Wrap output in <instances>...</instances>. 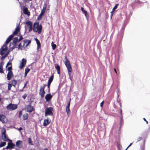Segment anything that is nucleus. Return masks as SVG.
Wrapping results in <instances>:
<instances>
[{
  "instance_id": "18",
  "label": "nucleus",
  "mask_w": 150,
  "mask_h": 150,
  "mask_svg": "<svg viewBox=\"0 0 150 150\" xmlns=\"http://www.w3.org/2000/svg\"><path fill=\"white\" fill-rule=\"evenodd\" d=\"M20 30V28L19 26H17L16 28L15 31L13 32L12 34L14 36V35H16L18 33L19 31Z\"/></svg>"
},
{
  "instance_id": "48",
  "label": "nucleus",
  "mask_w": 150,
  "mask_h": 150,
  "mask_svg": "<svg viewBox=\"0 0 150 150\" xmlns=\"http://www.w3.org/2000/svg\"><path fill=\"white\" fill-rule=\"evenodd\" d=\"M104 103V101H103L101 102L100 104V106L101 107H102L103 106V104Z\"/></svg>"
},
{
  "instance_id": "32",
  "label": "nucleus",
  "mask_w": 150,
  "mask_h": 150,
  "mask_svg": "<svg viewBox=\"0 0 150 150\" xmlns=\"http://www.w3.org/2000/svg\"><path fill=\"white\" fill-rule=\"evenodd\" d=\"M50 83H48L47 84V88L48 89V92L49 93H50Z\"/></svg>"
},
{
  "instance_id": "50",
  "label": "nucleus",
  "mask_w": 150,
  "mask_h": 150,
  "mask_svg": "<svg viewBox=\"0 0 150 150\" xmlns=\"http://www.w3.org/2000/svg\"><path fill=\"white\" fill-rule=\"evenodd\" d=\"M27 83H28V82H27L26 83H25L24 86V87H23V89H24L26 87V86L27 85Z\"/></svg>"
},
{
  "instance_id": "36",
  "label": "nucleus",
  "mask_w": 150,
  "mask_h": 150,
  "mask_svg": "<svg viewBox=\"0 0 150 150\" xmlns=\"http://www.w3.org/2000/svg\"><path fill=\"white\" fill-rule=\"evenodd\" d=\"M2 66L1 64L0 66V73H4V72L3 71V69H2Z\"/></svg>"
},
{
  "instance_id": "42",
  "label": "nucleus",
  "mask_w": 150,
  "mask_h": 150,
  "mask_svg": "<svg viewBox=\"0 0 150 150\" xmlns=\"http://www.w3.org/2000/svg\"><path fill=\"white\" fill-rule=\"evenodd\" d=\"M142 138L141 137H139L137 138V142H139L140 141V140H142Z\"/></svg>"
},
{
  "instance_id": "3",
  "label": "nucleus",
  "mask_w": 150,
  "mask_h": 150,
  "mask_svg": "<svg viewBox=\"0 0 150 150\" xmlns=\"http://www.w3.org/2000/svg\"><path fill=\"white\" fill-rule=\"evenodd\" d=\"M25 109L26 112L29 113H31L35 110V109L32 106L31 103H30L28 105H27L25 107Z\"/></svg>"
},
{
  "instance_id": "59",
  "label": "nucleus",
  "mask_w": 150,
  "mask_h": 150,
  "mask_svg": "<svg viewBox=\"0 0 150 150\" xmlns=\"http://www.w3.org/2000/svg\"><path fill=\"white\" fill-rule=\"evenodd\" d=\"M8 141H9L10 142H11V143H12V141L11 139H8Z\"/></svg>"
},
{
  "instance_id": "40",
  "label": "nucleus",
  "mask_w": 150,
  "mask_h": 150,
  "mask_svg": "<svg viewBox=\"0 0 150 150\" xmlns=\"http://www.w3.org/2000/svg\"><path fill=\"white\" fill-rule=\"evenodd\" d=\"M117 149L121 148H122V146L120 144L118 143H117Z\"/></svg>"
},
{
  "instance_id": "10",
  "label": "nucleus",
  "mask_w": 150,
  "mask_h": 150,
  "mask_svg": "<svg viewBox=\"0 0 150 150\" xmlns=\"http://www.w3.org/2000/svg\"><path fill=\"white\" fill-rule=\"evenodd\" d=\"M8 47L6 45H4L1 48V51L0 52V54L1 55H3L6 52L7 50Z\"/></svg>"
},
{
  "instance_id": "46",
  "label": "nucleus",
  "mask_w": 150,
  "mask_h": 150,
  "mask_svg": "<svg viewBox=\"0 0 150 150\" xmlns=\"http://www.w3.org/2000/svg\"><path fill=\"white\" fill-rule=\"evenodd\" d=\"M12 69V67L11 66V67H9L8 68V70L9 71H11V70Z\"/></svg>"
},
{
  "instance_id": "13",
  "label": "nucleus",
  "mask_w": 150,
  "mask_h": 150,
  "mask_svg": "<svg viewBox=\"0 0 150 150\" xmlns=\"http://www.w3.org/2000/svg\"><path fill=\"white\" fill-rule=\"evenodd\" d=\"M53 96L50 93L47 94L45 96V98L47 102H48L51 99Z\"/></svg>"
},
{
  "instance_id": "27",
  "label": "nucleus",
  "mask_w": 150,
  "mask_h": 150,
  "mask_svg": "<svg viewBox=\"0 0 150 150\" xmlns=\"http://www.w3.org/2000/svg\"><path fill=\"white\" fill-rule=\"evenodd\" d=\"M53 78H54V75H52L49 79L48 81V83H49L51 84L53 80Z\"/></svg>"
},
{
  "instance_id": "15",
  "label": "nucleus",
  "mask_w": 150,
  "mask_h": 150,
  "mask_svg": "<svg viewBox=\"0 0 150 150\" xmlns=\"http://www.w3.org/2000/svg\"><path fill=\"white\" fill-rule=\"evenodd\" d=\"M23 145L22 142L21 140H18L16 143V146L19 148L22 147Z\"/></svg>"
},
{
  "instance_id": "64",
  "label": "nucleus",
  "mask_w": 150,
  "mask_h": 150,
  "mask_svg": "<svg viewBox=\"0 0 150 150\" xmlns=\"http://www.w3.org/2000/svg\"><path fill=\"white\" fill-rule=\"evenodd\" d=\"M44 150H48L47 148H46V149H44Z\"/></svg>"
},
{
  "instance_id": "21",
  "label": "nucleus",
  "mask_w": 150,
  "mask_h": 150,
  "mask_svg": "<svg viewBox=\"0 0 150 150\" xmlns=\"http://www.w3.org/2000/svg\"><path fill=\"white\" fill-rule=\"evenodd\" d=\"M50 123V121H49L48 119H45L44 120V122L43 125L44 126H46Z\"/></svg>"
},
{
  "instance_id": "53",
  "label": "nucleus",
  "mask_w": 150,
  "mask_h": 150,
  "mask_svg": "<svg viewBox=\"0 0 150 150\" xmlns=\"http://www.w3.org/2000/svg\"><path fill=\"white\" fill-rule=\"evenodd\" d=\"M46 86H47L46 84H44L43 86H42V87H43V88H44V89H45V87H46Z\"/></svg>"
},
{
  "instance_id": "24",
  "label": "nucleus",
  "mask_w": 150,
  "mask_h": 150,
  "mask_svg": "<svg viewBox=\"0 0 150 150\" xmlns=\"http://www.w3.org/2000/svg\"><path fill=\"white\" fill-rule=\"evenodd\" d=\"M28 113H25L23 115V120H26L28 119Z\"/></svg>"
},
{
  "instance_id": "23",
  "label": "nucleus",
  "mask_w": 150,
  "mask_h": 150,
  "mask_svg": "<svg viewBox=\"0 0 150 150\" xmlns=\"http://www.w3.org/2000/svg\"><path fill=\"white\" fill-rule=\"evenodd\" d=\"M47 5L46 3H45L43 5V7L42 10L41 11V12L45 13L47 8Z\"/></svg>"
},
{
  "instance_id": "19",
  "label": "nucleus",
  "mask_w": 150,
  "mask_h": 150,
  "mask_svg": "<svg viewBox=\"0 0 150 150\" xmlns=\"http://www.w3.org/2000/svg\"><path fill=\"white\" fill-rule=\"evenodd\" d=\"M54 66L55 68L57 71L58 74H60V66L57 64H54Z\"/></svg>"
},
{
  "instance_id": "39",
  "label": "nucleus",
  "mask_w": 150,
  "mask_h": 150,
  "mask_svg": "<svg viewBox=\"0 0 150 150\" xmlns=\"http://www.w3.org/2000/svg\"><path fill=\"white\" fill-rule=\"evenodd\" d=\"M71 99L70 98L69 102L68 103L67 105V107L69 108L70 105V102L71 101Z\"/></svg>"
},
{
  "instance_id": "30",
  "label": "nucleus",
  "mask_w": 150,
  "mask_h": 150,
  "mask_svg": "<svg viewBox=\"0 0 150 150\" xmlns=\"http://www.w3.org/2000/svg\"><path fill=\"white\" fill-rule=\"evenodd\" d=\"M6 144L5 142H1L0 144V147L4 146Z\"/></svg>"
},
{
  "instance_id": "54",
  "label": "nucleus",
  "mask_w": 150,
  "mask_h": 150,
  "mask_svg": "<svg viewBox=\"0 0 150 150\" xmlns=\"http://www.w3.org/2000/svg\"><path fill=\"white\" fill-rule=\"evenodd\" d=\"M23 2L25 3H25L26 2H28V0H23Z\"/></svg>"
},
{
  "instance_id": "49",
  "label": "nucleus",
  "mask_w": 150,
  "mask_h": 150,
  "mask_svg": "<svg viewBox=\"0 0 150 150\" xmlns=\"http://www.w3.org/2000/svg\"><path fill=\"white\" fill-rule=\"evenodd\" d=\"M44 14V13H42V12H41V13L40 14V15H39V16H40V17H42V16Z\"/></svg>"
},
{
  "instance_id": "62",
  "label": "nucleus",
  "mask_w": 150,
  "mask_h": 150,
  "mask_svg": "<svg viewBox=\"0 0 150 150\" xmlns=\"http://www.w3.org/2000/svg\"><path fill=\"white\" fill-rule=\"evenodd\" d=\"M120 113L121 114H122V110L121 108H120Z\"/></svg>"
},
{
  "instance_id": "61",
  "label": "nucleus",
  "mask_w": 150,
  "mask_h": 150,
  "mask_svg": "<svg viewBox=\"0 0 150 150\" xmlns=\"http://www.w3.org/2000/svg\"><path fill=\"white\" fill-rule=\"evenodd\" d=\"M28 73H26V72H25V76H27V74Z\"/></svg>"
},
{
  "instance_id": "2",
  "label": "nucleus",
  "mask_w": 150,
  "mask_h": 150,
  "mask_svg": "<svg viewBox=\"0 0 150 150\" xmlns=\"http://www.w3.org/2000/svg\"><path fill=\"white\" fill-rule=\"evenodd\" d=\"M42 30V26L41 25H39L38 23H34L33 28V30L34 32H38L39 34L40 33Z\"/></svg>"
},
{
  "instance_id": "60",
  "label": "nucleus",
  "mask_w": 150,
  "mask_h": 150,
  "mask_svg": "<svg viewBox=\"0 0 150 150\" xmlns=\"http://www.w3.org/2000/svg\"><path fill=\"white\" fill-rule=\"evenodd\" d=\"M119 105H120V108H121L122 105H121V103L120 102L119 103Z\"/></svg>"
},
{
  "instance_id": "58",
  "label": "nucleus",
  "mask_w": 150,
  "mask_h": 150,
  "mask_svg": "<svg viewBox=\"0 0 150 150\" xmlns=\"http://www.w3.org/2000/svg\"><path fill=\"white\" fill-rule=\"evenodd\" d=\"M132 143H131L128 146L127 148H128L129 147H130L132 144Z\"/></svg>"
},
{
  "instance_id": "17",
  "label": "nucleus",
  "mask_w": 150,
  "mask_h": 150,
  "mask_svg": "<svg viewBox=\"0 0 150 150\" xmlns=\"http://www.w3.org/2000/svg\"><path fill=\"white\" fill-rule=\"evenodd\" d=\"M14 36L12 35H10L7 38L6 41V44H8L10 41L12 40V39L13 38Z\"/></svg>"
},
{
  "instance_id": "8",
  "label": "nucleus",
  "mask_w": 150,
  "mask_h": 150,
  "mask_svg": "<svg viewBox=\"0 0 150 150\" xmlns=\"http://www.w3.org/2000/svg\"><path fill=\"white\" fill-rule=\"evenodd\" d=\"M25 24L28 26L29 27V32H31L32 30L33 29V23L32 22L30 21H28L25 22Z\"/></svg>"
},
{
  "instance_id": "26",
  "label": "nucleus",
  "mask_w": 150,
  "mask_h": 150,
  "mask_svg": "<svg viewBox=\"0 0 150 150\" xmlns=\"http://www.w3.org/2000/svg\"><path fill=\"white\" fill-rule=\"evenodd\" d=\"M17 83V81L15 80H12L11 81V85L15 88L16 87V86Z\"/></svg>"
},
{
  "instance_id": "29",
  "label": "nucleus",
  "mask_w": 150,
  "mask_h": 150,
  "mask_svg": "<svg viewBox=\"0 0 150 150\" xmlns=\"http://www.w3.org/2000/svg\"><path fill=\"white\" fill-rule=\"evenodd\" d=\"M66 111L68 116H69L70 112L69 108H66Z\"/></svg>"
},
{
  "instance_id": "57",
  "label": "nucleus",
  "mask_w": 150,
  "mask_h": 150,
  "mask_svg": "<svg viewBox=\"0 0 150 150\" xmlns=\"http://www.w3.org/2000/svg\"><path fill=\"white\" fill-rule=\"evenodd\" d=\"M18 0V1L19 2V3L21 5H22V3L21 2L19 1V0Z\"/></svg>"
},
{
  "instance_id": "37",
  "label": "nucleus",
  "mask_w": 150,
  "mask_h": 150,
  "mask_svg": "<svg viewBox=\"0 0 150 150\" xmlns=\"http://www.w3.org/2000/svg\"><path fill=\"white\" fill-rule=\"evenodd\" d=\"M22 111L21 110L19 112L18 117L20 118L21 117L22 115Z\"/></svg>"
},
{
  "instance_id": "9",
  "label": "nucleus",
  "mask_w": 150,
  "mask_h": 150,
  "mask_svg": "<svg viewBox=\"0 0 150 150\" xmlns=\"http://www.w3.org/2000/svg\"><path fill=\"white\" fill-rule=\"evenodd\" d=\"M45 93V89L42 87V86H41L40 87L39 92V94L40 95L41 97L42 98H43L44 97Z\"/></svg>"
},
{
  "instance_id": "51",
  "label": "nucleus",
  "mask_w": 150,
  "mask_h": 150,
  "mask_svg": "<svg viewBox=\"0 0 150 150\" xmlns=\"http://www.w3.org/2000/svg\"><path fill=\"white\" fill-rule=\"evenodd\" d=\"M143 120H144L146 122V123L147 124H148V121L146 120V119L145 118H143Z\"/></svg>"
},
{
  "instance_id": "6",
  "label": "nucleus",
  "mask_w": 150,
  "mask_h": 150,
  "mask_svg": "<svg viewBox=\"0 0 150 150\" xmlns=\"http://www.w3.org/2000/svg\"><path fill=\"white\" fill-rule=\"evenodd\" d=\"M6 131L5 129L4 128L2 130L1 132V137L3 140L4 141H7L8 139L7 136L6 134Z\"/></svg>"
},
{
  "instance_id": "41",
  "label": "nucleus",
  "mask_w": 150,
  "mask_h": 150,
  "mask_svg": "<svg viewBox=\"0 0 150 150\" xmlns=\"http://www.w3.org/2000/svg\"><path fill=\"white\" fill-rule=\"evenodd\" d=\"M25 42L27 43V46L30 43L31 41L30 40H27Z\"/></svg>"
},
{
  "instance_id": "25",
  "label": "nucleus",
  "mask_w": 150,
  "mask_h": 150,
  "mask_svg": "<svg viewBox=\"0 0 150 150\" xmlns=\"http://www.w3.org/2000/svg\"><path fill=\"white\" fill-rule=\"evenodd\" d=\"M18 37H16L13 40V44L14 46H15L16 43L18 41Z\"/></svg>"
},
{
  "instance_id": "43",
  "label": "nucleus",
  "mask_w": 150,
  "mask_h": 150,
  "mask_svg": "<svg viewBox=\"0 0 150 150\" xmlns=\"http://www.w3.org/2000/svg\"><path fill=\"white\" fill-rule=\"evenodd\" d=\"M27 96V95L26 93H25L22 96V97L24 99H25Z\"/></svg>"
},
{
  "instance_id": "33",
  "label": "nucleus",
  "mask_w": 150,
  "mask_h": 150,
  "mask_svg": "<svg viewBox=\"0 0 150 150\" xmlns=\"http://www.w3.org/2000/svg\"><path fill=\"white\" fill-rule=\"evenodd\" d=\"M8 90L9 91H10L11 90V88L12 87V86H13L10 83H8Z\"/></svg>"
},
{
  "instance_id": "45",
  "label": "nucleus",
  "mask_w": 150,
  "mask_h": 150,
  "mask_svg": "<svg viewBox=\"0 0 150 150\" xmlns=\"http://www.w3.org/2000/svg\"><path fill=\"white\" fill-rule=\"evenodd\" d=\"M23 39V37L22 35H21L19 39L18 40V41L19 42Z\"/></svg>"
},
{
  "instance_id": "34",
  "label": "nucleus",
  "mask_w": 150,
  "mask_h": 150,
  "mask_svg": "<svg viewBox=\"0 0 150 150\" xmlns=\"http://www.w3.org/2000/svg\"><path fill=\"white\" fill-rule=\"evenodd\" d=\"M118 5H119V4H116L115 5V6L113 8L112 11H115V10L117 8V7L118 6Z\"/></svg>"
},
{
  "instance_id": "28",
  "label": "nucleus",
  "mask_w": 150,
  "mask_h": 150,
  "mask_svg": "<svg viewBox=\"0 0 150 150\" xmlns=\"http://www.w3.org/2000/svg\"><path fill=\"white\" fill-rule=\"evenodd\" d=\"M51 45L52 49L53 50H54L56 48V44H54V42H52L51 43Z\"/></svg>"
},
{
  "instance_id": "38",
  "label": "nucleus",
  "mask_w": 150,
  "mask_h": 150,
  "mask_svg": "<svg viewBox=\"0 0 150 150\" xmlns=\"http://www.w3.org/2000/svg\"><path fill=\"white\" fill-rule=\"evenodd\" d=\"M30 70V69L28 68H26L25 69V72H26V73H28Z\"/></svg>"
},
{
  "instance_id": "11",
  "label": "nucleus",
  "mask_w": 150,
  "mask_h": 150,
  "mask_svg": "<svg viewBox=\"0 0 150 150\" xmlns=\"http://www.w3.org/2000/svg\"><path fill=\"white\" fill-rule=\"evenodd\" d=\"M26 63V60L25 59H23L21 60V63L19 65V68L21 69H22L25 66Z\"/></svg>"
},
{
  "instance_id": "1",
  "label": "nucleus",
  "mask_w": 150,
  "mask_h": 150,
  "mask_svg": "<svg viewBox=\"0 0 150 150\" xmlns=\"http://www.w3.org/2000/svg\"><path fill=\"white\" fill-rule=\"evenodd\" d=\"M65 58L66 60L64 62V64L67 68L69 74L70 75L72 71L71 66L69 61L67 59L66 56H65Z\"/></svg>"
},
{
  "instance_id": "7",
  "label": "nucleus",
  "mask_w": 150,
  "mask_h": 150,
  "mask_svg": "<svg viewBox=\"0 0 150 150\" xmlns=\"http://www.w3.org/2000/svg\"><path fill=\"white\" fill-rule=\"evenodd\" d=\"M7 117L4 115L0 114V121L3 123H6L8 122Z\"/></svg>"
},
{
  "instance_id": "52",
  "label": "nucleus",
  "mask_w": 150,
  "mask_h": 150,
  "mask_svg": "<svg viewBox=\"0 0 150 150\" xmlns=\"http://www.w3.org/2000/svg\"><path fill=\"white\" fill-rule=\"evenodd\" d=\"M114 71H115V72L116 73V74L117 75V74H117V71H116V69L115 68H114Z\"/></svg>"
},
{
  "instance_id": "35",
  "label": "nucleus",
  "mask_w": 150,
  "mask_h": 150,
  "mask_svg": "<svg viewBox=\"0 0 150 150\" xmlns=\"http://www.w3.org/2000/svg\"><path fill=\"white\" fill-rule=\"evenodd\" d=\"M28 142L30 144H31V145H33V144H32V141L31 139V138H28Z\"/></svg>"
},
{
  "instance_id": "5",
  "label": "nucleus",
  "mask_w": 150,
  "mask_h": 150,
  "mask_svg": "<svg viewBox=\"0 0 150 150\" xmlns=\"http://www.w3.org/2000/svg\"><path fill=\"white\" fill-rule=\"evenodd\" d=\"M18 108V105L17 104H14L12 103H10L6 106L7 110L10 111L15 110Z\"/></svg>"
},
{
  "instance_id": "4",
  "label": "nucleus",
  "mask_w": 150,
  "mask_h": 150,
  "mask_svg": "<svg viewBox=\"0 0 150 150\" xmlns=\"http://www.w3.org/2000/svg\"><path fill=\"white\" fill-rule=\"evenodd\" d=\"M45 116H47L48 115H52L53 114L52 111L53 108L52 107H50L47 108L45 109Z\"/></svg>"
},
{
  "instance_id": "16",
  "label": "nucleus",
  "mask_w": 150,
  "mask_h": 150,
  "mask_svg": "<svg viewBox=\"0 0 150 150\" xmlns=\"http://www.w3.org/2000/svg\"><path fill=\"white\" fill-rule=\"evenodd\" d=\"M23 10L24 13L25 14L27 15L28 16L30 15V12L29 11L28 8H25L24 6L23 8Z\"/></svg>"
},
{
  "instance_id": "20",
  "label": "nucleus",
  "mask_w": 150,
  "mask_h": 150,
  "mask_svg": "<svg viewBox=\"0 0 150 150\" xmlns=\"http://www.w3.org/2000/svg\"><path fill=\"white\" fill-rule=\"evenodd\" d=\"M81 10L83 13L85 14L86 17L87 18L88 17V14L87 12L82 7L81 8Z\"/></svg>"
},
{
  "instance_id": "63",
  "label": "nucleus",
  "mask_w": 150,
  "mask_h": 150,
  "mask_svg": "<svg viewBox=\"0 0 150 150\" xmlns=\"http://www.w3.org/2000/svg\"><path fill=\"white\" fill-rule=\"evenodd\" d=\"M118 150H122L121 148L118 149Z\"/></svg>"
},
{
  "instance_id": "56",
  "label": "nucleus",
  "mask_w": 150,
  "mask_h": 150,
  "mask_svg": "<svg viewBox=\"0 0 150 150\" xmlns=\"http://www.w3.org/2000/svg\"><path fill=\"white\" fill-rule=\"evenodd\" d=\"M21 43H20L19 45H18V47L19 48L20 47H21Z\"/></svg>"
},
{
  "instance_id": "44",
  "label": "nucleus",
  "mask_w": 150,
  "mask_h": 150,
  "mask_svg": "<svg viewBox=\"0 0 150 150\" xmlns=\"http://www.w3.org/2000/svg\"><path fill=\"white\" fill-rule=\"evenodd\" d=\"M11 64V61H9L8 62L7 64H6V67H7V66H8L9 65H10V64Z\"/></svg>"
},
{
  "instance_id": "47",
  "label": "nucleus",
  "mask_w": 150,
  "mask_h": 150,
  "mask_svg": "<svg viewBox=\"0 0 150 150\" xmlns=\"http://www.w3.org/2000/svg\"><path fill=\"white\" fill-rule=\"evenodd\" d=\"M113 12L114 11H112L110 12V13H111L110 17H111V18H112V16L113 15Z\"/></svg>"
},
{
  "instance_id": "22",
  "label": "nucleus",
  "mask_w": 150,
  "mask_h": 150,
  "mask_svg": "<svg viewBox=\"0 0 150 150\" xmlns=\"http://www.w3.org/2000/svg\"><path fill=\"white\" fill-rule=\"evenodd\" d=\"M35 40L36 41V42L37 44V49H39L41 48V44L40 41L37 39L35 38Z\"/></svg>"
},
{
  "instance_id": "31",
  "label": "nucleus",
  "mask_w": 150,
  "mask_h": 150,
  "mask_svg": "<svg viewBox=\"0 0 150 150\" xmlns=\"http://www.w3.org/2000/svg\"><path fill=\"white\" fill-rule=\"evenodd\" d=\"M8 52H7L5 54V55L3 56H2L1 57V59L2 60H3L4 59H5V58L7 56V55H8Z\"/></svg>"
},
{
  "instance_id": "55",
  "label": "nucleus",
  "mask_w": 150,
  "mask_h": 150,
  "mask_svg": "<svg viewBox=\"0 0 150 150\" xmlns=\"http://www.w3.org/2000/svg\"><path fill=\"white\" fill-rule=\"evenodd\" d=\"M23 129H22V128L21 127H20L18 129V130H19V131H21Z\"/></svg>"
},
{
  "instance_id": "14",
  "label": "nucleus",
  "mask_w": 150,
  "mask_h": 150,
  "mask_svg": "<svg viewBox=\"0 0 150 150\" xmlns=\"http://www.w3.org/2000/svg\"><path fill=\"white\" fill-rule=\"evenodd\" d=\"M13 76V74L12 71H9L7 74V79L8 80H10Z\"/></svg>"
},
{
  "instance_id": "12",
  "label": "nucleus",
  "mask_w": 150,
  "mask_h": 150,
  "mask_svg": "<svg viewBox=\"0 0 150 150\" xmlns=\"http://www.w3.org/2000/svg\"><path fill=\"white\" fill-rule=\"evenodd\" d=\"M15 145L12 143H8V146L6 147V149H12L14 148Z\"/></svg>"
}]
</instances>
